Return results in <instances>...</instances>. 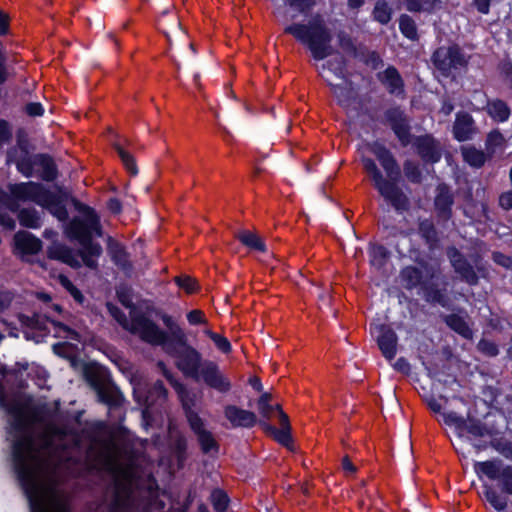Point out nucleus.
Here are the masks:
<instances>
[{"label":"nucleus","mask_w":512,"mask_h":512,"mask_svg":"<svg viewBox=\"0 0 512 512\" xmlns=\"http://www.w3.org/2000/svg\"><path fill=\"white\" fill-rule=\"evenodd\" d=\"M225 417L234 427H252L256 423V415L253 412L240 409L234 405L225 407Z\"/></svg>","instance_id":"22"},{"label":"nucleus","mask_w":512,"mask_h":512,"mask_svg":"<svg viewBox=\"0 0 512 512\" xmlns=\"http://www.w3.org/2000/svg\"><path fill=\"white\" fill-rule=\"evenodd\" d=\"M162 320L168 329V341L170 343L184 344L186 341V336L182 329L173 321V319L168 315H164Z\"/></svg>","instance_id":"34"},{"label":"nucleus","mask_w":512,"mask_h":512,"mask_svg":"<svg viewBox=\"0 0 512 512\" xmlns=\"http://www.w3.org/2000/svg\"><path fill=\"white\" fill-rule=\"evenodd\" d=\"M100 466L113 476L115 482L113 494L106 507L108 512H142L132 495L135 481L133 466L123 465L113 450L105 451Z\"/></svg>","instance_id":"3"},{"label":"nucleus","mask_w":512,"mask_h":512,"mask_svg":"<svg viewBox=\"0 0 512 512\" xmlns=\"http://www.w3.org/2000/svg\"><path fill=\"white\" fill-rule=\"evenodd\" d=\"M9 197L6 206L12 212L19 210V202H34L47 209L60 221L68 218L63 196L47 190L36 182L11 184L8 186Z\"/></svg>","instance_id":"4"},{"label":"nucleus","mask_w":512,"mask_h":512,"mask_svg":"<svg viewBox=\"0 0 512 512\" xmlns=\"http://www.w3.org/2000/svg\"><path fill=\"white\" fill-rule=\"evenodd\" d=\"M0 406L10 416L7 439L18 476L31 502L39 512H69L67 498L57 489L58 472L69 470L70 446L75 436L65 428L49 424L39 440L33 437V417L19 399H8L0 392Z\"/></svg>","instance_id":"1"},{"label":"nucleus","mask_w":512,"mask_h":512,"mask_svg":"<svg viewBox=\"0 0 512 512\" xmlns=\"http://www.w3.org/2000/svg\"><path fill=\"white\" fill-rule=\"evenodd\" d=\"M280 429L279 430H273L275 434L276 440L281 443L282 445L289 447L291 442V436H290V424L288 416L283 412L280 411Z\"/></svg>","instance_id":"37"},{"label":"nucleus","mask_w":512,"mask_h":512,"mask_svg":"<svg viewBox=\"0 0 512 512\" xmlns=\"http://www.w3.org/2000/svg\"><path fill=\"white\" fill-rule=\"evenodd\" d=\"M462 155L470 166L480 168L490 158L487 153L478 150L473 146H466L462 148Z\"/></svg>","instance_id":"31"},{"label":"nucleus","mask_w":512,"mask_h":512,"mask_svg":"<svg viewBox=\"0 0 512 512\" xmlns=\"http://www.w3.org/2000/svg\"><path fill=\"white\" fill-rule=\"evenodd\" d=\"M239 241L250 249L265 252L266 246L263 240L254 232L249 230L239 231L236 235Z\"/></svg>","instance_id":"33"},{"label":"nucleus","mask_w":512,"mask_h":512,"mask_svg":"<svg viewBox=\"0 0 512 512\" xmlns=\"http://www.w3.org/2000/svg\"><path fill=\"white\" fill-rule=\"evenodd\" d=\"M483 494L485 499L491 504L493 508L498 511H503L507 507V499L502 497L496 490L491 486L485 485Z\"/></svg>","instance_id":"40"},{"label":"nucleus","mask_w":512,"mask_h":512,"mask_svg":"<svg viewBox=\"0 0 512 512\" xmlns=\"http://www.w3.org/2000/svg\"><path fill=\"white\" fill-rule=\"evenodd\" d=\"M114 318L123 326L124 329L140 338L142 341L154 345L162 346L167 353H172V343L168 341L167 332L163 331L156 323L142 313H131L130 319L117 308L111 310Z\"/></svg>","instance_id":"6"},{"label":"nucleus","mask_w":512,"mask_h":512,"mask_svg":"<svg viewBox=\"0 0 512 512\" xmlns=\"http://www.w3.org/2000/svg\"><path fill=\"white\" fill-rule=\"evenodd\" d=\"M466 433L473 437H483L487 434V429L478 421L471 420L467 422L465 420V434Z\"/></svg>","instance_id":"48"},{"label":"nucleus","mask_w":512,"mask_h":512,"mask_svg":"<svg viewBox=\"0 0 512 512\" xmlns=\"http://www.w3.org/2000/svg\"><path fill=\"white\" fill-rule=\"evenodd\" d=\"M452 203H453V200H452V195L450 193V190L446 186L440 185L437 188V195L435 198V206L444 218L449 217L450 208H451Z\"/></svg>","instance_id":"30"},{"label":"nucleus","mask_w":512,"mask_h":512,"mask_svg":"<svg viewBox=\"0 0 512 512\" xmlns=\"http://www.w3.org/2000/svg\"><path fill=\"white\" fill-rule=\"evenodd\" d=\"M11 137L12 133L9 124L4 120H0V146L9 142Z\"/></svg>","instance_id":"57"},{"label":"nucleus","mask_w":512,"mask_h":512,"mask_svg":"<svg viewBox=\"0 0 512 512\" xmlns=\"http://www.w3.org/2000/svg\"><path fill=\"white\" fill-rule=\"evenodd\" d=\"M159 366L162 368L165 377L169 380L170 384L175 389L182 406L185 410V414L188 420V423L191 424V416H199L194 410V406L196 404V395L190 392L182 383L175 380L171 374H169L162 363H159Z\"/></svg>","instance_id":"16"},{"label":"nucleus","mask_w":512,"mask_h":512,"mask_svg":"<svg viewBox=\"0 0 512 512\" xmlns=\"http://www.w3.org/2000/svg\"><path fill=\"white\" fill-rule=\"evenodd\" d=\"M486 110L488 115L497 122L507 121L511 113L508 105L500 99L488 101Z\"/></svg>","instance_id":"29"},{"label":"nucleus","mask_w":512,"mask_h":512,"mask_svg":"<svg viewBox=\"0 0 512 512\" xmlns=\"http://www.w3.org/2000/svg\"><path fill=\"white\" fill-rule=\"evenodd\" d=\"M447 325L465 338H470L472 332L463 318L457 315H450L446 318Z\"/></svg>","instance_id":"41"},{"label":"nucleus","mask_w":512,"mask_h":512,"mask_svg":"<svg viewBox=\"0 0 512 512\" xmlns=\"http://www.w3.org/2000/svg\"><path fill=\"white\" fill-rule=\"evenodd\" d=\"M371 264L380 268L386 259V251L382 246H372L370 249Z\"/></svg>","instance_id":"49"},{"label":"nucleus","mask_w":512,"mask_h":512,"mask_svg":"<svg viewBox=\"0 0 512 512\" xmlns=\"http://www.w3.org/2000/svg\"><path fill=\"white\" fill-rule=\"evenodd\" d=\"M415 146L419 155L425 160L432 163L438 162L441 158V146L430 135L418 137Z\"/></svg>","instance_id":"20"},{"label":"nucleus","mask_w":512,"mask_h":512,"mask_svg":"<svg viewBox=\"0 0 512 512\" xmlns=\"http://www.w3.org/2000/svg\"><path fill=\"white\" fill-rule=\"evenodd\" d=\"M38 163L42 168L41 177L46 181H52L56 178V167L51 158L39 156Z\"/></svg>","instance_id":"44"},{"label":"nucleus","mask_w":512,"mask_h":512,"mask_svg":"<svg viewBox=\"0 0 512 512\" xmlns=\"http://www.w3.org/2000/svg\"><path fill=\"white\" fill-rule=\"evenodd\" d=\"M505 465L499 459L475 462L474 471L481 477L486 476L490 480H499Z\"/></svg>","instance_id":"25"},{"label":"nucleus","mask_w":512,"mask_h":512,"mask_svg":"<svg viewBox=\"0 0 512 512\" xmlns=\"http://www.w3.org/2000/svg\"><path fill=\"white\" fill-rule=\"evenodd\" d=\"M87 380L96 392L99 402L110 408H116L122 404L123 395L106 371L100 369L90 371L87 373Z\"/></svg>","instance_id":"9"},{"label":"nucleus","mask_w":512,"mask_h":512,"mask_svg":"<svg viewBox=\"0 0 512 512\" xmlns=\"http://www.w3.org/2000/svg\"><path fill=\"white\" fill-rule=\"evenodd\" d=\"M211 501L217 512H224L228 506V496L222 490H214L211 494Z\"/></svg>","instance_id":"46"},{"label":"nucleus","mask_w":512,"mask_h":512,"mask_svg":"<svg viewBox=\"0 0 512 512\" xmlns=\"http://www.w3.org/2000/svg\"><path fill=\"white\" fill-rule=\"evenodd\" d=\"M114 318L123 326L124 329L140 338L142 341L154 345L162 346L167 353H172V343L168 341L167 332L163 331L156 323L142 313H131L130 319L117 308L111 310Z\"/></svg>","instance_id":"7"},{"label":"nucleus","mask_w":512,"mask_h":512,"mask_svg":"<svg viewBox=\"0 0 512 512\" xmlns=\"http://www.w3.org/2000/svg\"><path fill=\"white\" fill-rule=\"evenodd\" d=\"M59 282L77 302H82L83 295L66 276L60 275Z\"/></svg>","instance_id":"52"},{"label":"nucleus","mask_w":512,"mask_h":512,"mask_svg":"<svg viewBox=\"0 0 512 512\" xmlns=\"http://www.w3.org/2000/svg\"><path fill=\"white\" fill-rule=\"evenodd\" d=\"M367 149L375 155L387 175V179H385L371 158L362 157L363 168L373 181L375 188L395 209H405L408 199L396 184L400 178L401 171L392 153L379 142L367 144Z\"/></svg>","instance_id":"2"},{"label":"nucleus","mask_w":512,"mask_h":512,"mask_svg":"<svg viewBox=\"0 0 512 512\" xmlns=\"http://www.w3.org/2000/svg\"><path fill=\"white\" fill-rule=\"evenodd\" d=\"M442 400L445 404L448 401L446 397H440V400L432 397L427 400V405L434 413H440L443 408V404L441 403Z\"/></svg>","instance_id":"59"},{"label":"nucleus","mask_w":512,"mask_h":512,"mask_svg":"<svg viewBox=\"0 0 512 512\" xmlns=\"http://www.w3.org/2000/svg\"><path fill=\"white\" fill-rule=\"evenodd\" d=\"M399 29L405 37L411 40H415L417 38V27L415 21L406 14L401 15L399 18Z\"/></svg>","instance_id":"43"},{"label":"nucleus","mask_w":512,"mask_h":512,"mask_svg":"<svg viewBox=\"0 0 512 512\" xmlns=\"http://www.w3.org/2000/svg\"><path fill=\"white\" fill-rule=\"evenodd\" d=\"M187 319L190 324L197 325L205 323L204 313L201 310H192L188 313Z\"/></svg>","instance_id":"58"},{"label":"nucleus","mask_w":512,"mask_h":512,"mask_svg":"<svg viewBox=\"0 0 512 512\" xmlns=\"http://www.w3.org/2000/svg\"><path fill=\"white\" fill-rule=\"evenodd\" d=\"M26 112L30 116H41L43 114V108L40 103H29L26 106Z\"/></svg>","instance_id":"62"},{"label":"nucleus","mask_w":512,"mask_h":512,"mask_svg":"<svg viewBox=\"0 0 512 512\" xmlns=\"http://www.w3.org/2000/svg\"><path fill=\"white\" fill-rule=\"evenodd\" d=\"M175 281L178 286L184 289L187 293H193L196 290V281L189 276L176 277Z\"/></svg>","instance_id":"53"},{"label":"nucleus","mask_w":512,"mask_h":512,"mask_svg":"<svg viewBox=\"0 0 512 512\" xmlns=\"http://www.w3.org/2000/svg\"><path fill=\"white\" fill-rule=\"evenodd\" d=\"M47 321H49L56 329L58 336L69 339L80 341V335L75 330L71 329L68 325L52 318L51 315H45Z\"/></svg>","instance_id":"39"},{"label":"nucleus","mask_w":512,"mask_h":512,"mask_svg":"<svg viewBox=\"0 0 512 512\" xmlns=\"http://www.w3.org/2000/svg\"><path fill=\"white\" fill-rule=\"evenodd\" d=\"M115 149L121 158L125 168L131 175H136L138 173L137 165L135 163L134 157L124 150L120 145H115Z\"/></svg>","instance_id":"45"},{"label":"nucleus","mask_w":512,"mask_h":512,"mask_svg":"<svg viewBox=\"0 0 512 512\" xmlns=\"http://www.w3.org/2000/svg\"><path fill=\"white\" fill-rule=\"evenodd\" d=\"M82 249L78 251L79 259L89 268H96L98 258L102 253L100 244L94 243L91 239L80 243Z\"/></svg>","instance_id":"28"},{"label":"nucleus","mask_w":512,"mask_h":512,"mask_svg":"<svg viewBox=\"0 0 512 512\" xmlns=\"http://www.w3.org/2000/svg\"><path fill=\"white\" fill-rule=\"evenodd\" d=\"M404 4L410 12H423L421 0H404Z\"/></svg>","instance_id":"61"},{"label":"nucleus","mask_w":512,"mask_h":512,"mask_svg":"<svg viewBox=\"0 0 512 512\" xmlns=\"http://www.w3.org/2000/svg\"><path fill=\"white\" fill-rule=\"evenodd\" d=\"M0 225L7 229L13 230L15 228V221L8 214L0 213Z\"/></svg>","instance_id":"63"},{"label":"nucleus","mask_w":512,"mask_h":512,"mask_svg":"<svg viewBox=\"0 0 512 512\" xmlns=\"http://www.w3.org/2000/svg\"><path fill=\"white\" fill-rule=\"evenodd\" d=\"M216 347L223 353H229L231 351V344L228 339L220 334L212 335L211 339Z\"/></svg>","instance_id":"55"},{"label":"nucleus","mask_w":512,"mask_h":512,"mask_svg":"<svg viewBox=\"0 0 512 512\" xmlns=\"http://www.w3.org/2000/svg\"><path fill=\"white\" fill-rule=\"evenodd\" d=\"M47 253L49 258L61 261L72 268H79L81 266L78 252L64 244L55 243L51 245Z\"/></svg>","instance_id":"21"},{"label":"nucleus","mask_w":512,"mask_h":512,"mask_svg":"<svg viewBox=\"0 0 512 512\" xmlns=\"http://www.w3.org/2000/svg\"><path fill=\"white\" fill-rule=\"evenodd\" d=\"M174 350L171 355L177 358L176 365L185 376L199 379V370L202 365L201 354L193 347L186 344L172 343Z\"/></svg>","instance_id":"12"},{"label":"nucleus","mask_w":512,"mask_h":512,"mask_svg":"<svg viewBox=\"0 0 512 512\" xmlns=\"http://www.w3.org/2000/svg\"><path fill=\"white\" fill-rule=\"evenodd\" d=\"M342 469L346 475H354L357 472V467L351 462L348 456L342 459Z\"/></svg>","instance_id":"60"},{"label":"nucleus","mask_w":512,"mask_h":512,"mask_svg":"<svg viewBox=\"0 0 512 512\" xmlns=\"http://www.w3.org/2000/svg\"><path fill=\"white\" fill-rule=\"evenodd\" d=\"M392 8L386 0H377L372 11L373 19L380 24H388L392 18Z\"/></svg>","instance_id":"36"},{"label":"nucleus","mask_w":512,"mask_h":512,"mask_svg":"<svg viewBox=\"0 0 512 512\" xmlns=\"http://www.w3.org/2000/svg\"><path fill=\"white\" fill-rule=\"evenodd\" d=\"M297 41L305 45L316 60H323L334 53L333 35L324 18L317 14L307 24L293 23L284 29Z\"/></svg>","instance_id":"5"},{"label":"nucleus","mask_w":512,"mask_h":512,"mask_svg":"<svg viewBox=\"0 0 512 512\" xmlns=\"http://www.w3.org/2000/svg\"><path fill=\"white\" fill-rule=\"evenodd\" d=\"M108 253L111 256L112 261L120 269L125 272H130L132 270L130 257L123 245L116 241L110 240L108 243Z\"/></svg>","instance_id":"26"},{"label":"nucleus","mask_w":512,"mask_h":512,"mask_svg":"<svg viewBox=\"0 0 512 512\" xmlns=\"http://www.w3.org/2000/svg\"><path fill=\"white\" fill-rule=\"evenodd\" d=\"M475 133L473 118L467 113H458L453 126V135L460 141L469 140Z\"/></svg>","instance_id":"24"},{"label":"nucleus","mask_w":512,"mask_h":512,"mask_svg":"<svg viewBox=\"0 0 512 512\" xmlns=\"http://www.w3.org/2000/svg\"><path fill=\"white\" fill-rule=\"evenodd\" d=\"M404 173H405V176L411 182H419L421 180V171H420L418 165L412 161L408 160L404 163Z\"/></svg>","instance_id":"50"},{"label":"nucleus","mask_w":512,"mask_h":512,"mask_svg":"<svg viewBox=\"0 0 512 512\" xmlns=\"http://www.w3.org/2000/svg\"><path fill=\"white\" fill-rule=\"evenodd\" d=\"M289 5L297 8L300 12H307L315 5V0H287Z\"/></svg>","instance_id":"56"},{"label":"nucleus","mask_w":512,"mask_h":512,"mask_svg":"<svg viewBox=\"0 0 512 512\" xmlns=\"http://www.w3.org/2000/svg\"><path fill=\"white\" fill-rule=\"evenodd\" d=\"M478 349L480 352L487 356H496L498 354L497 346L489 340H481L478 343Z\"/></svg>","instance_id":"54"},{"label":"nucleus","mask_w":512,"mask_h":512,"mask_svg":"<svg viewBox=\"0 0 512 512\" xmlns=\"http://www.w3.org/2000/svg\"><path fill=\"white\" fill-rule=\"evenodd\" d=\"M432 60L443 75L448 76L452 70L466 67L468 57L458 45L439 47L433 54Z\"/></svg>","instance_id":"11"},{"label":"nucleus","mask_w":512,"mask_h":512,"mask_svg":"<svg viewBox=\"0 0 512 512\" xmlns=\"http://www.w3.org/2000/svg\"><path fill=\"white\" fill-rule=\"evenodd\" d=\"M191 429L197 436L198 442L204 453H217L218 444L212 433L205 429L203 420L199 416H191Z\"/></svg>","instance_id":"17"},{"label":"nucleus","mask_w":512,"mask_h":512,"mask_svg":"<svg viewBox=\"0 0 512 512\" xmlns=\"http://www.w3.org/2000/svg\"><path fill=\"white\" fill-rule=\"evenodd\" d=\"M443 421L448 426H453L457 435L462 438L465 436V419L456 412H443Z\"/></svg>","instance_id":"38"},{"label":"nucleus","mask_w":512,"mask_h":512,"mask_svg":"<svg viewBox=\"0 0 512 512\" xmlns=\"http://www.w3.org/2000/svg\"><path fill=\"white\" fill-rule=\"evenodd\" d=\"M211 388L226 393L231 388V383L227 377H225L216 363L212 361H204L199 370V378Z\"/></svg>","instance_id":"14"},{"label":"nucleus","mask_w":512,"mask_h":512,"mask_svg":"<svg viewBox=\"0 0 512 512\" xmlns=\"http://www.w3.org/2000/svg\"><path fill=\"white\" fill-rule=\"evenodd\" d=\"M419 231L427 242L434 243L436 241V231L432 222L429 220H425L420 223Z\"/></svg>","instance_id":"51"},{"label":"nucleus","mask_w":512,"mask_h":512,"mask_svg":"<svg viewBox=\"0 0 512 512\" xmlns=\"http://www.w3.org/2000/svg\"><path fill=\"white\" fill-rule=\"evenodd\" d=\"M271 395L269 393H264L258 400L257 406L260 415L266 419L270 420L273 416L277 415L280 419V411H282L280 405L278 404H271Z\"/></svg>","instance_id":"32"},{"label":"nucleus","mask_w":512,"mask_h":512,"mask_svg":"<svg viewBox=\"0 0 512 512\" xmlns=\"http://www.w3.org/2000/svg\"><path fill=\"white\" fill-rule=\"evenodd\" d=\"M500 205L503 208L509 209L512 207V192L504 193L500 196Z\"/></svg>","instance_id":"64"},{"label":"nucleus","mask_w":512,"mask_h":512,"mask_svg":"<svg viewBox=\"0 0 512 512\" xmlns=\"http://www.w3.org/2000/svg\"><path fill=\"white\" fill-rule=\"evenodd\" d=\"M332 62L322 66L321 76L331 86L334 95L342 106H348L354 98V90L351 83L344 77L342 60L338 61V66L331 68Z\"/></svg>","instance_id":"10"},{"label":"nucleus","mask_w":512,"mask_h":512,"mask_svg":"<svg viewBox=\"0 0 512 512\" xmlns=\"http://www.w3.org/2000/svg\"><path fill=\"white\" fill-rule=\"evenodd\" d=\"M386 117L401 143L406 146L410 143V133L407 119L398 108H392L386 112Z\"/></svg>","instance_id":"18"},{"label":"nucleus","mask_w":512,"mask_h":512,"mask_svg":"<svg viewBox=\"0 0 512 512\" xmlns=\"http://www.w3.org/2000/svg\"><path fill=\"white\" fill-rule=\"evenodd\" d=\"M76 210L82 215L81 218H74L67 227L68 235L77 240L79 243L87 242L91 239L92 234L101 235V227L99 217L95 211L79 202H75Z\"/></svg>","instance_id":"8"},{"label":"nucleus","mask_w":512,"mask_h":512,"mask_svg":"<svg viewBox=\"0 0 512 512\" xmlns=\"http://www.w3.org/2000/svg\"><path fill=\"white\" fill-rule=\"evenodd\" d=\"M372 333H377V344L383 356L387 360H392L397 353L398 337L389 326L376 325L371 328Z\"/></svg>","instance_id":"15"},{"label":"nucleus","mask_w":512,"mask_h":512,"mask_svg":"<svg viewBox=\"0 0 512 512\" xmlns=\"http://www.w3.org/2000/svg\"><path fill=\"white\" fill-rule=\"evenodd\" d=\"M502 491L512 495V466L505 465L502 475L499 478Z\"/></svg>","instance_id":"47"},{"label":"nucleus","mask_w":512,"mask_h":512,"mask_svg":"<svg viewBox=\"0 0 512 512\" xmlns=\"http://www.w3.org/2000/svg\"><path fill=\"white\" fill-rule=\"evenodd\" d=\"M14 243L22 254H37L42 248L39 238L27 231H19L14 235Z\"/></svg>","instance_id":"23"},{"label":"nucleus","mask_w":512,"mask_h":512,"mask_svg":"<svg viewBox=\"0 0 512 512\" xmlns=\"http://www.w3.org/2000/svg\"><path fill=\"white\" fill-rule=\"evenodd\" d=\"M380 80L391 94L400 95L403 93L404 83L395 67H388L380 74Z\"/></svg>","instance_id":"27"},{"label":"nucleus","mask_w":512,"mask_h":512,"mask_svg":"<svg viewBox=\"0 0 512 512\" xmlns=\"http://www.w3.org/2000/svg\"><path fill=\"white\" fill-rule=\"evenodd\" d=\"M504 142L505 139L499 131L490 132L485 143L488 156L491 157L498 149H502Z\"/></svg>","instance_id":"42"},{"label":"nucleus","mask_w":512,"mask_h":512,"mask_svg":"<svg viewBox=\"0 0 512 512\" xmlns=\"http://www.w3.org/2000/svg\"><path fill=\"white\" fill-rule=\"evenodd\" d=\"M18 219L22 226L37 229L41 226V218L37 210L33 208L21 209L18 213Z\"/></svg>","instance_id":"35"},{"label":"nucleus","mask_w":512,"mask_h":512,"mask_svg":"<svg viewBox=\"0 0 512 512\" xmlns=\"http://www.w3.org/2000/svg\"><path fill=\"white\" fill-rule=\"evenodd\" d=\"M448 257L455 272L458 273L461 278L470 285H475L478 282V277L473 267L463 259L462 255L455 249H448Z\"/></svg>","instance_id":"19"},{"label":"nucleus","mask_w":512,"mask_h":512,"mask_svg":"<svg viewBox=\"0 0 512 512\" xmlns=\"http://www.w3.org/2000/svg\"><path fill=\"white\" fill-rule=\"evenodd\" d=\"M401 278L406 288L412 289L421 286L426 293L427 300L445 305L444 294L428 286L424 280L422 270L412 266L406 267L401 272Z\"/></svg>","instance_id":"13"}]
</instances>
